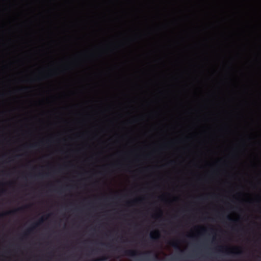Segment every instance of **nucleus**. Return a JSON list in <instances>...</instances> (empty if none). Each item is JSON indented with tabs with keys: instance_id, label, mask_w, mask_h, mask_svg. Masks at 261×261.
<instances>
[{
	"instance_id": "1",
	"label": "nucleus",
	"mask_w": 261,
	"mask_h": 261,
	"mask_svg": "<svg viewBox=\"0 0 261 261\" xmlns=\"http://www.w3.org/2000/svg\"><path fill=\"white\" fill-rule=\"evenodd\" d=\"M124 116L127 124V218H130V115H28V116Z\"/></svg>"
},
{
	"instance_id": "2",
	"label": "nucleus",
	"mask_w": 261,
	"mask_h": 261,
	"mask_svg": "<svg viewBox=\"0 0 261 261\" xmlns=\"http://www.w3.org/2000/svg\"><path fill=\"white\" fill-rule=\"evenodd\" d=\"M136 116H234V115H132V154H133V125ZM133 180V170H132V181ZM133 189V182L132 181V190ZM133 204V199H132V205Z\"/></svg>"
},
{
	"instance_id": "3",
	"label": "nucleus",
	"mask_w": 261,
	"mask_h": 261,
	"mask_svg": "<svg viewBox=\"0 0 261 261\" xmlns=\"http://www.w3.org/2000/svg\"><path fill=\"white\" fill-rule=\"evenodd\" d=\"M121 99V93L119 90L114 88L112 94L105 100V102L109 106L116 107L120 104Z\"/></svg>"
},
{
	"instance_id": "4",
	"label": "nucleus",
	"mask_w": 261,
	"mask_h": 261,
	"mask_svg": "<svg viewBox=\"0 0 261 261\" xmlns=\"http://www.w3.org/2000/svg\"><path fill=\"white\" fill-rule=\"evenodd\" d=\"M133 12H132V79H133ZM133 81L132 80V113L131 115L136 114L134 112V108L133 106Z\"/></svg>"
},
{
	"instance_id": "5",
	"label": "nucleus",
	"mask_w": 261,
	"mask_h": 261,
	"mask_svg": "<svg viewBox=\"0 0 261 261\" xmlns=\"http://www.w3.org/2000/svg\"><path fill=\"white\" fill-rule=\"evenodd\" d=\"M236 249L237 250H238V251L234 252V251H232V250H231L230 249V248H228L227 247H224V246L219 247L218 250L219 251H221V252L225 251V253H226L227 254H232L233 253L236 255H239L242 253V251L241 250H240L239 248H236Z\"/></svg>"
},
{
	"instance_id": "6",
	"label": "nucleus",
	"mask_w": 261,
	"mask_h": 261,
	"mask_svg": "<svg viewBox=\"0 0 261 261\" xmlns=\"http://www.w3.org/2000/svg\"><path fill=\"white\" fill-rule=\"evenodd\" d=\"M44 221V219L43 218L39 219V220L36 223H34L32 225V226L27 229L26 232L24 233V236H27L28 234L30 233L33 229H34L36 227H37L40 224H41Z\"/></svg>"
},
{
	"instance_id": "7",
	"label": "nucleus",
	"mask_w": 261,
	"mask_h": 261,
	"mask_svg": "<svg viewBox=\"0 0 261 261\" xmlns=\"http://www.w3.org/2000/svg\"><path fill=\"white\" fill-rule=\"evenodd\" d=\"M150 237L153 241L158 240L160 237V232L158 230L152 232L150 234Z\"/></svg>"
},
{
	"instance_id": "8",
	"label": "nucleus",
	"mask_w": 261,
	"mask_h": 261,
	"mask_svg": "<svg viewBox=\"0 0 261 261\" xmlns=\"http://www.w3.org/2000/svg\"><path fill=\"white\" fill-rule=\"evenodd\" d=\"M152 253L151 251H145L142 253V258L141 259L142 261H149V255Z\"/></svg>"
},
{
	"instance_id": "9",
	"label": "nucleus",
	"mask_w": 261,
	"mask_h": 261,
	"mask_svg": "<svg viewBox=\"0 0 261 261\" xmlns=\"http://www.w3.org/2000/svg\"><path fill=\"white\" fill-rule=\"evenodd\" d=\"M22 209L23 207H20L17 210L9 211L5 214H0V217L3 216L4 215H14L17 211L21 210Z\"/></svg>"
},
{
	"instance_id": "10",
	"label": "nucleus",
	"mask_w": 261,
	"mask_h": 261,
	"mask_svg": "<svg viewBox=\"0 0 261 261\" xmlns=\"http://www.w3.org/2000/svg\"><path fill=\"white\" fill-rule=\"evenodd\" d=\"M169 244L175 248H178V243L177 241H172L170 242Z\"/></svg>"
},
{
	"instance_id": "11",
	"label": "nucleus",
	"mask_w": 261,
	"mask_h": 261,
	"mask_svg": "<svg viewBox=\"0 0 261 261\" xmlns=\"http://www.w3.org/2000/svg\"><path fill=\"white\" fill-rule=\"evenodd\" d=\"M161 99H159L156 96H154L150 99L149 102L150 103H155L157 101H160Z\"/></svg>"
},
{
	"instance_id": "12",
	"label": "nucleus",
	"mask_w": 261,
	"mask_h": 261,
	"mask_svg": "<svg viewBox=\"0 0 261 261\" xmlns=\"http://www.w3.org/2000/svg\"><path fill=\"white\" fill-rule=\"evenodd\" d=\"M148 97L149 95L146 92H144L142 97V100L145 102H147L148 100Z\"/></svg>"
},
{
	"instance_id": "13",
	"label": "nucleus",
	"mask_w": 261,
	"mask_h": 261,
	"mask_svg": "<svg viewBox=\"0 0 261 261\" xmlns=\"http://www.w3.org/2000/svg\"><path fill=\"white\" fill-rule=\"evenodd\" d=\"M160 94L162 96L169 99V95L168 93L166 92H160Z\"/></svg>"
},
{
	"instance_id": "14",
	"label": "nucleus",
	"mask_w": 261,
	"mask_h": 261,
	"mask_svg": "<svg viewBox=\"0 0 261 261\" xmlns=\"http://www.w3.org/2000/svg\"><path fill=\"white\" fill-rule=\"evenodd\" d=\"M149 35V34L146 33V32H143L141 36V37L142 38H146L148 37V36Z\"/></svg>"
},
{
	"instance_id": "15",
	"label": "nucleus",
	"mask_w": 261,
	"mask_h": 261,
	"mask_svg": "<svg viewBox=\"0 0 261 261\" xmlns=\"http://www.w3.org/2000/svg\"><path fill=\"white\" fill-rule=\"evenodd\" d=\"M214 94L213 93H211L208 95V98H204L202 99V100L204 101H208V98L212 97L214 96Z\"/></svg>"
},
{
	"instance_id": "16",
	"label": "nucleus",
	"mask_w": 261,
	"mask_h": 261,
	"mask_svg": "<svg viewBox=\"0 0 261 261\" xmlns=\"http://www.w3.org/2000/svg\"><path fill=\"white\" fill-rule=\"evenodd\" d=\"M235 98V96H232L228 99V101L230 102H231L234 100Z\"/></svg>"
},
{
	"instance_id": "17",
	"label": "nucleus",
	"mask_w": 261,
	"mask_h": 261,
	"mask_svg": "<svg viewBox=\"0 0 261 261\" xmlns=\"http://www.w3.org/2000/svg\"><path fill=\"white\" fill-rule=\"evenodd\" d=\"M227 219L230 222H236L237 221V220L232 219L230 216H228L227 217Z\"/></svg>"
},
{
	"instance_id": "18",
	"label": "nucleus",
	"mask_w": 261,
	"mask_h": 261,
	"mask_svg": "<svg viewBox=\"0 0 261 261\" xmlns=\"http://www.w3.org/2000/svg\"><path fill=\"white\" fill-rule=\"evenodd\" d=\"M111 199H116L118 198V195L117 194H115L113 196L110 197Z\"/></svg>"
},
{
	"instance_id": "19",
	"label": "nucleus",
	"mask_w": 261,
	"mask_h": 261,
	"mask_svg": "<svg viewBox=\"0 0 261 261\" xmlns=\"http://www.w3.org/2000/svg\"><path fill=\"white\" fill-rule=\"evenodd\" d=\"M118 166L117 163H114L111 164V166L113 167H116Z\"/></svg>"
},
{
	"instance_id": "20",
	"label": "nucleus",
	"mask_w": 261,
	"mask_h": 261,
	"mask_svg": "<svg viewBox=\"0 0 261 261\" xmlns=\"http://www.w3.org/2000/svg\"><path fill=\"white\" fill-rule=\"evenodd\" d=\"M149 154H144L142 155V157L143 159H146V158H148Z\"/></svg>"
},
{
	"instance_id": "21",
	"label": "nucleus",
	"mask_w": 261,
	"mask_h": 261,
	"mask_svg": "<svg viewBox=\"0 0 261 261\" xmlns=\"http://www.w3.org/2000/svg\"><path fill=\"white\" fill-rule=\"evenodd\" d=\"M173 163H174V161H170L169 162H168V165H171V164H172Z\"/></svg>"
},
{
	"instance_id": "22",
	"label": "nucleus",
	"mask_w": 261,
	"mask_h": 261,
	"mask_svg": "<svg viewBox=\"0 0 261 261\" xmlns=\"http://www.w3.org/2000/svg\"><path fill=\"white\" fill-rule=\"evenodd\" d=\"M104 259H105V258H101V259H98L94 260L93 261H103Z\"/></svg>"
},
{
	"instance_id": "23",
	"label": "nucleus",
	"mask_w": 261,
	"mask_h": 261,
	"mask_svg": "<svg viewBox=\"0 0 261 261\" xmlns=\"http://www.w3.org/2000/svg\"><path fill=\"white\" fill-rule=\"evenodd\" d=\"M154 257L155 259H158L159 258L158 256V255L156 254H154Z\"/></svg>"
},
{
	"instance_id": "24",
	"label": "nucleus",
	"mask_w": 261,
	"mask_h": 261,
	"mask_svg": "<svg viewBox=\"0 0 261 261\" xmlns=\"http://www.w3.org/2000/svg\"><path fill=\"white\" fill-rule=\"evenodd\" d=\"M5 96L4 93L0 94V98L3 97Z\"/></svg>"
},
{
	"instance_id": "25",
	"label": "nucleus",
	"mask_w": 261,
	"mask_h": 261,
	"mask_svg": "<svg viewBox=\"0 0 261 261\" xmlns=\"http://www.w3.org/2000/svg\"><path fill=\"white\" fill-rule=\"evenodd\" d=\"M131 253H132V257L134 255V251H133V250L132 249Z\"/></svg>"
},
{
	"instance_id": "26",
	"label": "nucleus",
	"mask_w": 261,
	"mask_h": 261,
	"mask_svg": "<svg viewBox=\"0 0 261 261\" xmlns=\"http://www.w3.org/2000/svg\"><path fill=\"white\" fill-rule=\"evenodd\" d=\"M132 214L133 213V210L131 211ZM132 219H133V217H132ZM133 224V220H132V225Z\"/></svg>"
},
{
	"instance_id": "27",
	"label": "nucleus",
	"mask_w": 261,
	"mask_h": 261,
	"mask_svg": "<svg viewBox=\"0 0 261 261\" xmlns=\"http://www.w3.org/2000/svg\"><path fill=\"white\" fill-rule=\"evenodd\" d=\"M35 146H36V145H31L30 147H35Z\"/></svg>"
},
{
	"instance_id": "28",
	"label": "nucleus",
	"mask_w": 261,
	"mask_h": 261,
	"mask_svg": "<svg viewBox=\"0 0 261 261\" xmlns=\"http://www.w3.org/2000/svg\"><path fill=\"white\" fill-rule=\"evenodd\" d=\"M144 199V198H141L139 200L142 202Z\"/></svg>"
},
{
	"instance_id": "29",
	"label": "nucleus",
	"mask_w": 261,
	"mask_h": 261,
	"mask_svg": "<svg viewBox=\"0 0 261 261\" xmlns=\"http://www.w3.org/2000/svg\"><path fill=\"white\" fill-rule=\"evenodd\" d=\"M148 169V168H147V167L144 168L143 169V170H146V169Z\"/></svg>"
},
{
	"instance_id": "30",
	"label": "nucleus",
	"mask_w": 261,
	"mask_h": 261,
	"mask_svg": "<svg viewBox=\"0 0 261 261\" xmlns=\"http://www.w3.org/2000/svg\"><path fill=\"white\" fill-rule=\"evenodd\" d=\"M202 230H203V231H206V229H204V228H202Z\"/></svg>"
},
{
	"instance_id": "31",
	"label": "nucleus",
	"mask_w": 261,
	"mask_h": 261,
	"mask_svg": "<svg viewBox=\"0 0 261 261\" xmlns=\"http://www.w3.org/2000/svg\"><path fill=\"white\" fill-rule=\"evenodd\" d=\"M26 89H27V88H23L22 89V90H26Z\"/></svg>"
},
{
	"instance_id": "32",
	"label": "nucleus",
	"mask_w": 261,
	"mask_h": 261,
	"mask_svg": "<svg viewBox=\"0 0 261 261\" xmlns=\"http://www.w3.org/2000/svg\"><path fill=\"white\" fill-rule=\"evenodd\" d=\"M199 198H200V199H202V197H199Z\"/></svg>"
},
{
	"instance_id": "33",
	"label": "nucleus",
	"mask_w": 261,
	"mask_h": 261,
	"mask_svg": "<svg viewBox=\"0 0 261 261\" xmlns=\"http://www.w3.org/2000/svg\"><path fill=\"white\" fill-rule=\"evenodd\" d=\"M131 240H132V241H133V238L132 237Z\"/></svg>"
},
{
	"instance_id": "34",
	"label": "nucleus",
	"mask_w": 261,
	"mask_h": 261,
	"mask_svg": "<svg viewBox=\"0 0 261 261\" xmlns=\"http://www.w3.org/2000/svg\"><path fill=\"white\" fill-rule=\"evenodd\" d=\"M128 261H130V260H129L128 259Z\"/></svg>"
}]
</instances>
